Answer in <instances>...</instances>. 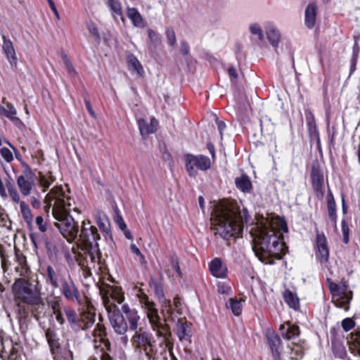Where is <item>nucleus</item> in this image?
Instances as JSON below:
<instances>
[{"mask_svg":"<svg viewBox=\"0 0 360 360\" xmlns=\"http://www.w3.org/2000/svg\"><path fill=\"white\" fill-rule=\"evenodd\" d=\"M248 214L243 209V216L240 206L235 200H222L213 206L211 212V229L215 236H219L226 240L238 238L243 231V217Z\"/></svg>","mask_w":360,"mask_h":360,"instance_id":"1","label":"nucleus"},{"mask_svg":"<svg viewBox=\"0 0 360 360\" xmlns=\"http://www.w3.org/2000/svg\"><path fill=\"white\" fill-rule=\"evenodd\" d=\"M251 234L252 250L256 257L263 263L273 265L275 260H281L288 252L283 236L269 223L259 222L252 229Z\"/></svg>","mask_w":360,"mask_h":360,"instance_id":"2","label":"nucleus"},{"mask_svg":"<svg viewBox=\"0 0 360 360\" xmlns=\"http://www.w3.org/2000/svg\"><path fill=\"white\" fill-rule=\"evenodd\" d=\"M46 199L52 205V215L57 221L54 225L68 243H72L78 238L80 227L78 222L70 214L72 210V199L67 195L61 186H54L46 195ZM75 212L79 213L77 207H73Z\"/></svg>","mask_w":360,"mask_h":360,"instance_id":"3","label":"nucleus"},{"mask_svg":"<svg viewBox=\"0 0 360 360\" xmlns=\"http://www.w3.org/2000/svg\"><path fill=\"white\" fill-rule=\"evenodd\" d=\"M109 311V320L115 332L119 335H125L128 328L131 331H139L141 317L136 309L124 304L121 311L116 305Z\"/></svg>","mask_w":360,"mask_h":360,"instance_id":"4","label":"nucleus"},{"mask_svg":"<svg viewBox=\"0 0 360 360\" xmlns=\"http://www.w3.org/2000/svg\"><path fill=\"white\" fill-rule=\"evenodd\" d=\"M131 344L134 352L140 357L147 360H158L160 352V342L157 343L153 333L146 328H139L134 333Z\"/></svg>","mask_w":360,"mask_h":360,"instance_id":"5","label":"nucleus"},{"mask_svg":"<svg viewBox=\"0 0 360 360\" xmlns=\"http://www.w3.org/2000/svg\"><path fill=\"white\" fill-rule=\"evenodd\" d=\"M103 317L99 316V322L96 325L92 335L94 349L101 360H114L112 344L108 338L106 326L102 323Z\"/></svg>","mask_w":360,"mask_h":360,"instance_id":"6","label":"nucleus"},{"mask_svg":"<svg viewBox=\"0 0 360 360\" xmlns=\"http://www.w3.org/2000/svg\"><path fill=\"white\" fill-rule=\"evenodd\" d=\"M100 240L101 235L97 227L93 225L89 219L83 220L77 238V243L81 246V249L87 252H91L92 250L99 252L98 240Z\"/></svg>","mask_w":360,"mask_h":360,"instance_id":"7","label":"nucleus"},{"mask_svg":"<svg viewBox=\"0 0 360 360\" xmlns=\"http://www.w3.org/2000/svg\"><path fill=\"white\" fill-rule=\"evenodd\" d=\"M326 282L332 295V302L338 308L345 311L349 309L350 302L353 298V292L349 290V285L346 281L342 279L339 284L327 278Z\"/></svg>","mask_w":360,"mask_h":360,"instance_id":"8","label":"nucleus"},{"mask_svg":"<svg viewBox=\"0 0 360 360\" xmlns=\"http://www.w3.org/2000/svg\"><path fill=\"white\" fill-rule=\"evenodd\" d=\"M65 314L70 327L75 330H86L91 328L96 319L95 310L89 309L77 314L73 308L67 307L65 309Z\"/></svg>","mask_w":360,"mask_h":360,"instance_id":"9","label":"nucleus"},{"mask_svg":"<svg viewBox=\"0 0 360 360\" xmlns=\"http://www.w3.org/2000/svg\"><path fill=\"white\" fill-rule=\"evenodd\" d=\"M12 289L15 300L21 304H28L40 294L37 286L25 278H16Z\"/></svg>","mask_w":360,"mask_h":360,"instance_id":"10","label":"nucleus"},{"mask_svg":"<svg viewBox=\"0 0 360 360\" xmlns=\"http://www.w3.org/2000/svg\"><path fill=\"white\" fill-rule=\"evenodd\" d=\"M185 167L191 177H196L198 171L206 172L211 168L210 159L204 155H193L187 153L184 155Z\"/></svg>","mask_w":360,"mask_h":360,"instance_id":"11","label":"nucleus"},{"mask_svg":"<svg viewBox=\"0 0 360 360\" xmlns=\"http://www.w3.org/2000/svg\"><path fill=\"white\" fill-rule=\"evenodd\" d=\"M156 337L160 339V352L159 354V359L165 357L168 352L172 360H178L173 352L174 340L170 326L164 324L163 326L153 330Z\"/></svg>","mask_w":360,"mask_h":360,"instance_id":"12","label":"nucleus"},{"mask_svg":"<svg viewBox=\"0 0 360 360\" xmlns=\"http://www.w3.org/2000/svg\"><path fill=\"white\" fill-rule=\"evenodd\" d=\"M21 165L23 169L22 174L17 176L16 182L21 194L28 196L35 185V174L27 162L22 161Z\"/></svg>","mask_w":360,"mask_h":360,"instance_id":"13","label":"nucleus"},{"mask_svg":"<svg viewBox=\"0 0 360 360\" xmlns=\"http://www.w3.org/2000/svg\"><path fill=\"white\" fill-rule=\"evenodd\" d=\"M138 297L140 303L142 304V307L146 311L147 317L148 319L152 330H155L163 326L158 323L159 314L158 310L156 308L155 303L149 299L148 296L143 292L142 289L139 290Z\"/></svg>","mask_w":360,"mask_h":360,"instance_id":"14","label":"nucleus"},{"mask_svg":"<svg viewBox=\"0 0 360 360\" xmlns=\"http://www.w3.org/2000/svg\"><path fill=\"white\" fill-rule=\"evenodd\" d=\"M310 181L316 197L318 199H322L325 194V178L323 170L318 160H315L312 162L310 172Z\"/></svg>","mask_w":360,"mask_h":360,"instance_id":"15","label":"nucleus"},{"mask_svg":"<svg viewBox=\"0 0 360 360\" xmlns=\"http://www.w3.org/2000/svg\"><path fill=\"white\" fill-rule=\"evenodd\" d=\"M43 270L42 275L46 283L53 289H56L61 285V283L69 276L66 275L62 270L53 268L51 265H47L45 268H43Z\"/></svg>","mask_w":360,"mask_h":360,"instance_id":"16","label":"nucleus"},{"mask_svg":"<svg viewBox=\"0 0 360 360\" xmlns=\"http://www.w3.org/2000/svg\"><path fill=\"white\" fill-rule=\"evenodd\" d=\"M59 288L61 295L65 300L72 303H81L82 296L80 292L70 276L61 283Z\"/></svg>","mask_w":360,"mask_h":360,"instance_id":"17","label":"nucleus"},{"mask_svg":"<svg viewBox=\"0 0 360 360\" xmlns=\"http://www.w3.org/2000/svg\"><path fill=\"white\" fill-rule=\"evenodd\" d=\"M266 338L274 360H282L283 343L280 336L274 330H269L266 331Z\"/></svg>","mask_w":360,"mask_h":360,"instance_id":"18","label":"nucleus"},{"mask_svg":"<svg viewBox=\"0 0 360 360\" xmlns=\"http://www.w3.org/2000/svg\"><path fill=\"white\" fill-rule=\"evenodd\" d=\"M329 248L327 238L323 233H317L316 236L315 256L316 259L322 264L329 261Z\"/></svg>","mask_w":360,"mask_h":360,"instance_id":"19","label":"nucleus"},{"mask_svg":"<svg viewBox=\"0 0 360 360\" xmlns=\"http://www.w3.org/2000/svg\"><path fill=\"white\" fill-rule=\"evenodd\" d=\"M304 115L307 122V128L309 134L310 141H315L317 148L321 147V139L319 131L316 125L315 116L313 112L309 110H304Z\"/></svg>","mask_w":360,"mask_h":360,"instance_id":"20","label":"nucleus"},{"mask_svg":"<svg viewBox=\"0 0 360 360\" xmlns=\"http://www.w3.org/2000/svg\"><path fill=\"white\" fill-rule=\"evenodd\" d=\"M192 323L186 320V317L178 319L174 326V333L181 342H191L192 337Z\"/></svg>","mask_w":360,"mask_h":360,"instance_id":"21","label":"nucleus"},{"mask_svg":"<svg viewBox=\"0 0 360 360\" xmlns=\"http://www.w3.org/2000/svg\"><path fill=\"white\" fill-rule=\"evenodd\" d=\"M95 221L106 243L110 245L113 243L111 225L108 217L104 213L99 212L95 216Z\"/></svg>","mask_w":360,"mask_h":360,"instance_id":"22","label":"nucleus"},{"mask_svg":"<svg viewBox=\"0 0 360 360\" xmlns=\"http://www.w3.org/2000/svg\"><path fill=\"white\" fill-rule=\"evenodd\" d=\"M2 102L6 105V108L0 105V116L7 117L19 129L24 127L25 124L22 121L16 116L17 111L14 105L11 103L6 101V98H3Z\"/></svg>","mask_w":360,"mask_h":360,"instance_id":"23","label":"nucleus"},{"mask_svg":"<svg viewBox=\"0 0 360 360\" xmlns=\"http://www.w3.org/2000/svg\"><path fill=\"white\" fill-rule=\"evenodd\" d=\"M158 300L161 304L160 313L162 315V318L159 315L158 323L162 326L165 324L167 326H170L168 322H174L175 321L174 318V311L172 307L171 300L167 299L165 296H164L163 298L158 299Z\"/></svg>","mask_w":360,"mask_h":360,"instance_id":"24","label":"nucleus"},{"mask_svg":"<svg viewBox=\"0 0 360 360\" xmlns=\"http://www.w3.org/2000/svg\"><path fill=\"white\" fill-rule=\"evenodd\" d=\"M30 314V311L27 307V304H21L20 302L17 304L16 319L22 333H25L28 329Z\"/></svg>","mask_w":360,"mask_h":360,"instance_id":"25","label":"nucleus"},{"mask_svg":"<svg viewBox=\"0 0 360 360\" xmlns=\"http://www.w3.org/2000/svg\"><path fill=\"white\" fill-rule=\"evenodd\" d=\"M49 306L51 307L52 314L55 316L56 320L60 325H63L65 322L63 314H65V309L70 306H64L62 300L58 297H54L51 300L48 302Z\"/></svg>","mask_w":360,"mask_h":360,"instance_id":"26","label":"nucleus"},{"mask_svg":"<svg viewBox=\"0 0 360 360\" xmlns=\"http://www.w3.org/2000/svg\"><path fill=\"white\" fill-rule=\"evenodd\" d=\"M45 337L53 358L57 356L63 347L60 345V339L57 337L56 333L51 328H47L45 330Z\"/></svg>","mask_w":360,"mask_h":360,"instance_id":"27","label":"nucleus"},{"mask_svg":"<svg viewBox=\"0 0 360 360\" xmlns=\"http://www.w3.org/2000/svg\"><path fill=\"white\" fill-rule=\"evenodd\" d=\"M99 290L103 297H110L119 304H121L124 300V294L121 292V289L117 287L102 283L99 287Z\"/></svg>","mask_w":360,"mask_h":360,"instance_id":"28","label":"nucleus"},{"mask_svg":"<svg viewBox=\"0 0 360 360\" xmlns=\"http://www.w3.org/2000/svg\"><path fill=\"white\" fill-rule=\"evenodd\" d=\"M137 122L140 134L143 137H146L157 131L158 122L155 117L150 118V123L143 118L139 119Z\"/></svg>","mask_w":360,"mask_h":360,"instance_id":"29","label":"nucleus"},{"mask_svg":"<svg viewBox=\"0 0 360 360\" xmlns=\"http://www.w3.org/2000/svg\"><path fill=\"white\" fill-rule=\"evenodd\" d=\"M318 7L316 3H309L304 11V25L308 29H312L316 25Z\"/></svg>","mask_w":360,"mask_h":360,"instance_id":"30","label":"nucleus"},{"mask_svg":"<svg viewBox=\"0 0 360 360\" xmlns=\"http://www.w3.org/2000/svg\"><path fill=\"white\" fill-rule=\"evenodd\" d=\"M126 15L134 27L139 28L146 27V22L136 8L127 6L126 7Z\"/></svg>","mask_w":360,"mask_h":360,"instance_id":"31","label":"nucleus"},{"mask_svg":"<svg viewBox=\"0 0 360 360\" xmlns=\"http://www.w3.org/2000/svg\"><path fill=\"white\" fill-rule=\"evenodd\" d=\"M347 342L351 353L360 356V327L349 333Z\"/></svg>","mask_w":360,"mask_h":360,"instance_id":"32","label":"nucleus"},{"mask_svg":"<svg viewBox=\"0 0 360 360\" xmlns=\"http://www.w3.org/2000/svg\"><path fill=\"white\" fill-rule=\"evenodd\" d=\"M209 269L212 275L214 277L224 278L227 276V268L226 266H223L219 258L213 259L209 264Z\"/></svg>","mask_w":360,"mask_h":360,"instance_id":"33","label":"nucleus"},{"mask_svg":"<svg viewBox=\"0 0 360 360\" xmlns=\"http://www.w3.org/2000/svg\"><path fill=\"white\" fill-rule=\"evenodd\" d=\"M27 307H29L32 316L37 320H39L40 314L44 313L45 311V304L43 302L40 294L36 297L33 301H31L27 304Z\"/></svg>","mask_w":360,"mask_h":360,"instance_id":"34","label":"nucleus"},{"mask_svg":"<svg viewBox=\"0 0 360 360\" xmlns=\"http://www.w3.org/2000/svg\"><path fill=\"white\" fill-rule=\"evenodd\" d=\"M2 48L11 66L16 65L18 58L15 54L13 42L11 41V39H7L5 36H3Z\"/></svg>","mask_w":360,"mask_h":360,"instance_id":"35","label":"nucleus"},{"mask_svg":"<svg viewBox=\"0 0 360 360\" xmlns=\"http://www.w3.org/2000/svg\"><path fill=\"white\" fill-rule=\"evenodd\" d=\"M326 203L328 217L333 224L336 226L337 224V208L333 194L330 188L328 190L326 195Z\"/></svg>","mask_w":360,"mask_h":360,"instance_id":"36","label":"nucleus"},{"mask_svg":"<svg viewBox=\"0 0 360 360\" xmlns=\"http://www.w3.org/2000/svg\"><path fill=\"white\" fill-rule=\"evenodd\" d=\"M236 187L244 193H249L252 190V181L246 174H243L235 179Z\"/></svg>","mask_w":360,"mask_h":360,"instance_id":"37","label":"nucleus"},{"mask_svg":"<svg viewBox=\"0 0 360 360\" xmlns=\"http://www.w3.org/2000/svg\"><path fill=\"white\" fill-rule=\"evenodd\" d=\"M283 298L287 305L294 310H298L300 307V299L296 293L286 288L283 292Z\"/></svg>","mask_w":360,"mask_h":360,"instance_id":"38","label":"nucleus"},{"mask_svg":"<svg viewBox=\"0 0 360 360\" xmlns=\"http://www.w3.org/2000/svg\"><path fill=\"white\" fill-rule=\"evenodd\" d=\"M127 63L129 71L136 72L138 75L142 76L144 73L143 68L136 56L129 53L127 56Z\"/></svg>","mask_w":360,"mask_h":360,"instance_id":"39","label":"nucleus"},{"mask_svg":"<svg viewBox=\"0 0 360 360\" xmlns=\"http://www.w3.org/2000/svg\"><path fill=\"white\" fill-rule=\"evenodd\" d=\"M38 174L39 186L43 188L44 192L56 180V178L53 175L51 171H49L46 174L39 172Z\"/></svg>","mask_w":360,"mask_h":360,"instance_id":"40","label":"nucleus"},{"mask_svg":"<svg viewBox=\"0 0 360 360\" xmlns=\"http://www.w3.org/2000/svg\"><path fill=\"white\" fill-rule=\"evenodd\" d=\"M15 259L18 263V266L15 267L17 272L20 271V276H25L30 271L26 257L22 253L15 252Z\"/></svg>","mask_w":360,"mask_h":360,"instance_id":"41","label":"nucleus"},{"mask_svg":"<svg viewBox=\"0 0 360 360\" xmlns=\"http://www.w3.org/2000/svg\"><path fill=\"white\" fill-rule=\"evenodd\" d=\"M107 6L109 7L115 18L116 16H118L123 22L125 21L120 0H107Z\"/></svg>","mask_w":360,"mask_h":360,"instance_id":"42","label":"nucleus"},{"mask_svg":"<svg viewBox=\"0 0 360 360\" xmlns=\"http://www.w3.org/2000/svg\"><path fill=\"white\" fill-rule=\"evenodd\" d=\"M266 37L271 46L274 48H277L281 40V34L279 31L274 27L271 26L266 28Z\"/></svg>","mask_w":360,"mask_h":360,"instance_id":"43","label":"nucleus"},{"mask_svg":"<svg viewBox=\"0 0 360 360\" xmlns=\"http://www.w3.org/2000/svg\"><path fill=\"white\" fill-rule=\"evenodd\" d=\"M288 328L285 333H283V338L286 340L298 337L300 334V327L296 324H292L290 321H285Z\"/></svg>","mask_w":360,"mask_h":360,"instance_id":"44","label":"nucleus"},{"mask_svg":"<svg viewBox=\"0 0 360 360\" xmlns=\"http://www.w3.org/2000/svg\"><path fill=\"white\" fill-rule=\"evenodd\" d=\"M9 345L11 348L8 355V360H22V347L19 343L14 344L12 340L9 341Z\"/></svg>","mask_w":360,"mask_h":360,"instance_id":"45","label":"nucleus"},{"mask_svg":"<svg viewBox=\"0 0 360 360\" xmlns=\"http://www.w3.org/2000/svg\"><path fill=\"white\" fill-rule=\"evenodd\" d=\"M149 286L154 291L158 299L163 298L165 295L163 284L162 282L155 278H151L149 281Z\"/></svg>","mask_w":360,"mask_h":360,"instance_id":"46","label":"nucleus"},{"mask_svg":"<svg viewBox=\"0 0 360 360\" xmlns=\"http://www.w3.org/2000/svg\"><path fill=\"white\" fill-rule=\"evenodd\" d=\"M60 57L61 59L64 63L65 70L69 75L71 77H76L77 76L78 73L76 71L75 68H74L71 60H70L68 56L67 53L64 51H61L60 53Z\"/></svg>","mask_w":360,"mask_h":360,"instance_id":"47","label":"nucleus"},{"mask_svg":"<svg viewBox=\"0 0 360 360\" xmlns=\"http://www.w3.org/2000/svg\"><path fill=\"white\" fill-rule=\"evenodd\" d=\"M20 212L22 216L28 226H30L32 222V214L30 207L26 204L25 202L22 201L20 205Z\"/></svg>","mask_w":360,"mask_h":360,"instance_id":"48","label":"nucleus"},{"mask_svg":"<svg viewBox=\"0 0 360 360\" xmlns=\"http://www.w3.org/2000/svg\"><path fill=\"white\" fill-rule=\"evenodd\" d=\"M242 301H244V300H238L236 298H230L229 299L230 308L231 309L232 313L236 316H240L242 313V310H243V305L241 303Z\"/></svg>","mask_w":360,"mask_h":360,"instance_id":"49","label":"nucleus"},{"mask_svg":"<svg viewBox=\"0 0 360 360\" xmlns=\"http://www.w3.org/2000/svg\"><path fill=\"white\" fill-rule=\"evenodd\" d=\"M148 36L150 40V45L156 48L161 44V37L159 33L151 28L147 30Z\"/></svg>","mask_w":360,"mask_h":360,"instance_id":"50","label":"nucleus"},{"mask_svg":"<svg viewBox=\"0 0 360 360\" xmlns=\"http://www.w3.org/2000/svg\"><path fill=\"white\" fill-rule=\"evenodd\" d=\"M130 250L137 257L136 259L139 264L142 266H146L147 261L145 256L141 253L139 248L135 244L132 243L130 245Z\"/></svg>","mask_w":360,"mask_h":360,"instance_id":"51","label":"nucleus"},{"mask_svg":"<svg viewBox=\"0 0 360 360\" xmlns=\"http://www.w3.org/2000/svg\"><path fill=\"white\" fill-rule=\"evenodd\" d=\"M54 360H74L73 353L69 347H64L60 354L53 358Z\"/></svg>","mask_w":360,"mask_h":360,"instance_id":"52","label":"nucleus"},{"mask_svg":"<svg viewBox=\"0 0 360 360\" xmlns=\"http://www.w3.org/2000/svg\"><path fill=\"white\" fill-rule=\"evenodd\" d=\"M6 186L8 188L9 195H10L11 198L12 199V200L14 202L19 203L20 205V202L22 201H20V195H19L17 189L15 188V186L13 184H11L10 182H8V184H6Z\"/></svg>","mask_w":360,"mask_h":360,"instance_id":"53","label":"nucleus"},{"mask_svg":"<svg viewBox=\"0 0 360 360\" xmlns=\"http://www.w3.org/2000/svg\"><path fill=\"white\" fill-rule=\"evenodd\" d=\"M341 228L342 232V241L345 244H347L349 241V227L348 223L345 219H342L341 221Z\"/></svg>","mask_w":360,"mask_h":360,"instance_id":"54","label":"nucleus"},{"mask_svg":"<svg viewBox=\"0 0 360 360\" xmlns=\"http://www.w3.org/2000/svg\"><path fill=\"white\" fill-rule=\"evenodd\" d=\"M87 30L93 36L94 39L99 44L101 42V36L97 25L94 22H90L86 25Z\"/></svg>","mask_w":360,"mask_h":360,"instance_id":"55","label":"nucleus"},{"mask_svg":"<svg viewBox=\"0 0 360 360\" xmlns=\"http://www.w3.org/2000/svg\"><path fill=\"white\" fill-rule=\"evenodd\" d=\"M170 263H171V265H172L173 269L176 271L177 276L179 278H182L183 274H182V271H181L180 266H179V258L175 254H173L172 255H171Z\"/></svg>","mask_w":360,"mask_h":360,"instance_id":"56","label":"nucleus"},{"mask_svg":"<svg viewBox=\"0 0 360 360\" xmlns=\"http://www.w3.org/2000/svg\"><path fill=\"white\" fill-rule=\"evenodd\" d=\"M0 258L1 262V268L4 273L8 271L11 266V262L8 260V257L6 255L5 249L0 252Z\"/></svg>","mask_w":360,"mask_h":360,"instance_id":"57","label":"nucleus"},{"mask_svg":"<svg viewBox=\"0 0 360 360\" xmlns=\"http://www.w3.org/2000/svg\"><path fill=\"white\" fill-rule=\"evenodd\" d=\"M165 35L169 46H174L176 44V34L172 28H167L165 31Z\"/></svg>","mask_w":360,"mask_h":360,"instance_id":"58","label":"nucleus"},{"mask_svg":"<svg viewBox=\"0 0 360 360\" xmlns=\"http://www.w3.org/2000/svg\"><path fill=\"white\" fill-rule=\"evenodd\" d=\"M250 31L252 34L257 35L259 41L264 40V34L259 24L255 23L250 27Z\"/></svg>","mask_w":360,"mask_h":360,"instance_id":"59","label":"nucleus"},{"mask_svg":"<svg viewBox=\"0 0 360 360\" xmlns=\"http://www.w3.org/2000/svg\"><path fill=\"white\" fill-rule=\"evenodd\" d=\"M355 325L356 323L352 318H345L342 321V327L346 332L354 328Z\"/></svg>","mask_w":360,"mask_h":360,"instance_id":"60","label":"nucleus"},{"mask_svg":"<svg viewBox=\"0 0 360 360\" xmlns=\"http://www.w3.org/2000/svg\"><path fill=\"white\" fill-rule=\"evenodd\" d=\"M0 154L7 162H11L13 160V155L11 150L6 147H3L0 149Z\"/></svg>","mask_w":360,"mask_h":360,"instance_id":"61","label":"nucleus"},{"mask_svg":"<svg viewBox=\"0 0 360 360\" xmlns=\"http://www.w3.org/2000/svg\"><path fill=\"white\" fill-rule=\"evenodd\" d=\"M217 292L221 295H230L232 292L231 288L226 283H219L217 284Z\"/></svg>","mask_w":360,"mask_h":360,"instance_id":"62","label":"nucleus"},{"mask_svg":"<svg viewBox=\"0 0 360 360\" xmlns=\"http://www.w3.org/2000/svg\"><path fill=\"white\" fill-rule=\"evenodd\" d=\"M35 223L41 233H45L47 231L48 224L42 216H37L35 219Z\"/></svg>","mask_w":360,"mask_h":360,"instance_id":"63","label":"nucleus"},{"mask_svg":"<svg viewBox=\"0 0 360 360\" xmlns=\"http://www.w3.org/2000/svg\"><path fill=\"white\" fill-rule=\"evenodd\" d=\"M292 356H290L291 360H300L302 359L304 356V351L302 347L297 349H291Z\"/></svg>","mask_w":360,"mask_h":360,"instance_id":"64","label":"nucleus"}]
</instances>
